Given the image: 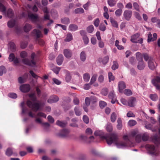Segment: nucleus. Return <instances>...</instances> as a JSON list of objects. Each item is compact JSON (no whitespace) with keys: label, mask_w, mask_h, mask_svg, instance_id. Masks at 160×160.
<instances>
[{"label":"nucleus","mask_w":160,"mask_h":160,"mask_svg":"<svg viewBox=\"0 0 160 160\" xmlns=\"http://www.w3.org/2000/svg\"><path fill=\"white\" fill-rule=\"evenodd\" d=\"M108 4L110 7H113L115 6L116 4L115 0H108Z\"/></svg>","instance_id":"39"},{"label":"nucleus","mask_w":160,"mask_h":160,"mask_svg":"<svg viewBox=\"0 0 160 160\" xmlns=\"http://www.w3.org/2000/svg\"><path fill=\"white\" fill-rule=\"evenodd\" d=\"M28 17L29 19L33 22H35L38 20L39 18L38 15L34 14L29 11H28Z\"/></svg>","instance_id":"10"},{"label":"nucleus","mask_w":160,"mask_h":160,"mask_svg":"<svg viewBox=\"0 0 160 160\" xmlns=\"http://www.w3.org/2000/svg\"><path fill=\"white\" fill-rule=\"evenodd\" d=\"M72 39V36L71 34L69 33L67 35L65 41L66 42H69Z\"/></svg>","instance_id":"36"},{"label":"nucleus","mask_w":160,"mask_h":160,"mask_svg":"<svg viewBox=\"0 0 160 160\" xmlns=\"http://www.w3.org/2000/svg\"><path fill=\"white\" fill-rule=\"evenodd\" d=\"M24 105V102H22L21 103V106L22 107V113L23 114L28 113L29 116L32 118H36L35 121L36 122L47 127L49 126V124L47 122L43 123L41 119L39 118V117H43L46 118V115L45 114L40 112L37 115H36L34 113H33L31 111H29L28 109L27 108L25 107Z\"/></svg>","instance_id":"2"},{"label":"nucleus","mask_w":160,"mask_h":160,"mask_svg":"<svg viewBox=\"0 0 160 160\" xmlns=\"http://www.w3.org/2000/svg\"><path fill=\"white\" fill-rule=\"evenodd\" d=\"M84 12V10L82 8H78L75 10V13L76 14L82 13Z\"/></svg>","instance_id":"41"},{"label":"nucleus","mask_w":160,"mask_h":160,"mask_svg":"<svg viewBox=\"0 0 160 160\" xmlns=\"http://www.w3.org/2000/svg\"><path fill=\"white\" fill-rule=\"evenodd\" d=\"M76 115L77 116H80L81 114V111L79 107H76L74 109Z\"/></svg>","instance_id":"38"},{"label":"nucleus","mask_w":160,"mask_h":160,"mask_svg":"<svg viewBox=\"0 0 160 160\" xmlns=\"http://www.w3.org/2000/svg\"><path fill=\"white\" fill-rule=\"evenodd\" d=\"M64 54L67 58H69L72 55V52L69 49H65L64 51Z\"/></svg>","instance_id":"20"},{"label":"nucleus","mask_w":160,"mask_h":160,"mask_svg":"<svg viewBox=\"0 0 160 160\" xmlns=\"http://www.w3.org/2000/svg\"><path fill=\"white\" fill-rule=\"evenodd\" d=\"M122 12V9H117L115 12V14L116 16H120L121 15Z\"/></svg>","instance_id":"54"},{"label":"nucleus","mask_w":160,"mask_h":160,"mask_svg":"<svg viewBox=\"0 0 160 160\" xmlns=\"http://www.w3.org/2000/svg\"><path fill=\"white\" fill-rule=\"evenodd\" d=\"M134 15L136 18L138 20H140L142 19L141 17L138 12H135L134 13Z\"/></svg>","instance_id":"63"},{"label":"nucleus","mask_w":160,"mask_h":160,"mask_svg":"<svg viewBox=\"0 0 160 160\" xmlns=\"http://www.w3.org/2000/svg\"><path fill=\"white\" fill-rule=\"evenodd\" d=\"M10 49L12 51H14L15 50L16 46L15 44L12 42H10L9 43Z\"/></svg>","instance_id":"34"},{"label":"nucleus","mask_w":160,"mask_h":160,"mask_svg":"<svg viewBox=\"0 0 160 160\" xmlns=\"http://www.w3.org/2000/svg\"><path fill=\"white\" fill-rule=\"evenodd\" d=\"M118 124L117 127L118 129L121 130L122 128V121L121 118H119L117 120Z\"/></svg>","instance_id":"26"},{"label":"nucleus","mask_w":160,"mask_h":160,"mask_svg":"<svg viewBox=\"0 0 160 160\" xmlns=\"http://www.w3.org/2000/svg\"><path fill=\"white\" fill-rule=\"evenodd\" d=\"M36 55L34 53H32L31 55V60H29L28 58H23L22 60V62L24 64L31 66L35 65L36 62L35 59Z\"/></svg>","instance_id":"5"},{"label":"nucleus","mask_w":160,"mask_h":160,"mask_svg":"<svg viewBox=\"0 0 160 160\" xmlns=\"http://www.w3.org/2000/svg\"><path fill=\"white\" fill-rule=\"evenodd\" d=\"M59 100L58 97L55 95L51 96L48 99L47 102L48 103H51L58 102Z\"/></svg>","instance_id":"13"},{"label":"nucleus","mask_w":160,"mask_h":160,"mask_svg":"<svg viewBox=\"0 0 160 160\" xmlns=\"http://www.w3.org/2000/svg\"><path fill=\"white\" fill-rule=\"evenodd\" d=\"M56 123L57 125L61 127H65L67 124V123L65 122H61L59 121H57Z\"/></svg>","instance_id":"33"},{"label":"nucleus","mask_w":160,"mask_h":160,"mask_svg":"<svg viewBox=\"0 0 160 160\" xmlns=\"http://www.w3.org/2000/svg\"><path fill=\"white\" fill-rule=\"evenodd\" d=\"M134 8L136 10L139 11H140V6L137 2H134L133 4Z\"/></svg>","instance_id":"50"},{"label":"nucleus","mask_w":160,"mask_h":160,"mask_svg":"<svg viewBox=\"0 0 160 160\" xmlns=\"http://www.w3.org/2000/svg\"><path fill=\"white\" fill-rule=\"evenodd\" d=\"M107 105L106 102L103 101H100L99 102V106L101 108H103Z\"/></svg>","instance_id":"57"},{"label":"nucleus","mask_w":160,"mask_h":160,"mask_svg":"<svg viewBox=\"0 0 160 160\" xmlns=\"http://www.w3.org/2000/svg\"><path fill=\"white\" fill-rule=\"evenodd\" d=\"M92 132L91 129L88 128L86 130V133L87 135H90L92 133Z\"/></svg>","instance_id":"64"},{"label":"nucleus","mask_w":160,"mask_h":160,"mask_svg":"<svg viewBox=\"0 0 160 160\" xmlns=\"http://www.w3.org/2000/svg\"><path fill=\"white\" fill-rule=\"evenodd\" d=\"M110 20L112 26L114 27L117 28L118 27V24L117 22L112 18H110Z\"/></svg>","instance_id":"35"},{"label":"nucleus","mask_w":160,"mask_h":160,"mask_svg":"<svg viewBox=\"0 0 160 160\" xmlns=\"http://www.w3.org/2000/svg\"><path fill=\"white\" fill-rule=\"evenodd\" d=\"M150 97L152 100L154 101H156L158 99V95L156 94H151Z\"/></svg>","instance_id":"44"},{"label":"nucleus","mask_w":160,"mask_h":160,"mask_svg":"<svg viewBox=\"0 0 160 160\" xmlns=\"http://www.w3.org/2000/svg\"><path fill=\"white\" fill-rule=\"evenodd\" d=\"M8 96L10 98H17V95L14 93H10L8 95Z\"/></svg>","instance_id":"60"},{"label":"nucleus","mask_w":160,"mask_h":160,"mask_svg":"<svg viewBox=\"0 0 160 160\" xmlns=\"http://www.w3.org/2000/svg\"><path fill=\"white\" fill-rule=\"evenodd\" d=\"M145 67L144 64L143 63V62L142 61L139 62L138 66V68L139 70H142Z\"/></svg>","instance_id":"37"},{"label":"nucleus","mask_w":160,"mask_h":160,"mask_svg":"<svg viewBox=\"0 0 160 160\" xmlns=\"http://www.w3.org/2000/svg\"><path fill=\"white\" fill-rule=\"evenodd\" d=\"M116 115L115 113H112L111 116V120L112 122H114L116 120Z\"/></svg>","instance_id":"49"},{"label":"nucleus","mask_w":160,"mask_h":160,"mask_svg":"<svg viewBox=\"0 0 160 160\" xmlns=\"http://www.w3.org/2000/svg\"><path fill=\"white\" fill-rule=\"evenodd\" d=\"M86 58V55L85 52L84 51H82L80 55V58L82 61H84Z\"/></svg>","instance_id":"29"},{"label":"nucleus","mask_w":160,"mask_h":160,"mask_svg":"<svg viewBox=\"0 0 160 160\" xmlns=\"http://www.w3.org/2000/svg\"><path fill=\"white\" fill-rule=\"evenodd\" d=\"M108 60L109 57L108 56H106L103 58H99V61L100 62H102L103 64L105 65L108 62Z\"/></svg>","instance_id":"23"},{"label":"nucleus","mask_w":160,"mask_h":160,"mask_svg":"<svg viewBox=\"0 0 160 160\" xmlns=\"http://www.w3.org/2000/svg\"><path fill=\"white\" fill-rule=\"evenodd\" d=\"M140 34H135L131 37V41L133 43H142L143 42V39L139 37Z\"/></svg>","instance_id":"7"},{"label":"nucleus","mask_w":160,"mask_h":160,"mask_svg":"<svg viewBox=\"0 0 160 160\" xmlns=\"http://www.w3.org/2000/svg\"><path fill=\"white\" fill-rule=\"evenodd\" d=\"M123 15L126 20H129L132 15V12L128 10H125L124 12Z\"/></svg>","instance_id":"14"},{"label":"nucleus","mask_w":160,"mask_h":160,"mask_svg":"<svg viewBox=\"0 0 160 160\" xmlns=\"http://www.w3.org/2000/svg\"><path fill=\"white\" fill-rule=\"evenodd\" d=\"M142 139L144 141H147L149 138V136L148 133L145 132L142 135Z\"/></svg>","instance_id":"31"},{"label":"nucleus","mask_w":160,"mask_h":160,"mask_svg":"<svg viewBox=\"0 0 160 160\" xmlns=\"http://www.w3.org/2000/svg\"><path fill=\"white\" fill-rule=\"evenodd\" d=\"M30 98L27 102V106L32 109V110L34 112L37 111L40 108L41 103L40 102L37 100L35 93H32L29 94Z\"/></svg>","instance_id":"3"},{"label":"nucleus","mask_w":160,"mask_h":160,"mask_svg":"<svg viewBox=\"0 0 160 160\" xmlns=\"http://www.w3.org/2000/svg\"><path fill=\"white\" fill-rule=\"evenodd\" d=\"M108 92V90L106 88H103L102 91L101 93L104 96H106L107 95Z\"/></svg>","instance_id":"55"},{"label":"nucleus","mask_w":160,"mask_h":160,"mask_svg":"<svg viewBox=\"0 0 160 160\" xmlns=\"http://www.w3.org/2000/svg\"><path fill=\"white\" fill-rule=\"evenodd\" d=\"M68 132L69 131L68 129H63L59 135L62 137H65L68 134Z\"/></svg>","instance_id":"25"},{"label":"nucleus","mask_w":160,"mask_h":160,"mask_svg":"<svg viewBox=\"0 0 160 160\" xmlns=\"http://www.w3.org/2000/svg\"><path fill=\"white\" fill-rule=\"evenodd\" d=\"M83 40L85 44H87L89 42V39L86 36L83 37Z\"/></svg>","instance_id":"56"},{"label":"nucleus","mask_w":160,"mask_h":160,"mask_svg":"<svg viewBox=\"0 0 160 160\" xmlns=\"http://www.w3.org/2000/svg\"><path fill=\"white\" fill-rule=\"evenodd\" d=\"M124 94L127 96L131 95L132 94V91L129 89H125L123 91Z\"/></svg>","instance_id":"47"},{"label":"nucleus","mask_w":160,"mask_h":160,"mask_svg":"<svg viewBox=\"0 0 160 160\" xmlns=\"http://www.w3.org/2000/svg\"><path fill=\"white\" fill-rule=\"evenodd\" d=\"M106 29L105 26L103 24L101 23L99 26V29L100 30L102 31H105Z\"/></svg>","instance_id":"61"},{"label":"nucleus","mask_w":160,"mask_h":160,"mask_svg":"<svg viewBox=\"0 0 160 160\" xmlns=\"http://www.w3.org/2000/svg\"><path fill=\"white\" fill-rule=\"evenodd\" d=\"M63 60V55H59L57 58V64L59 65H61Z\"/></svg>","instance_id":"24"},{"label":"nucleus","mask_w":160,"mask_h":160,"mask_svg":"<svg viewBox=\"0 0 160 160\" xmlns=\"http://www.w3.org/2000/svg\"><path fill=\"white\" fill-rule=\"evenodd\" d=\"M145 148L151 154L155 155H157L159 154L158 149L155 148L153 145L147 144L145 146Z\"/></svg>","instance_id":"6"},{"label":"nucleus","mask_w":160,"mask_h":160,"mask_svg":"<svg viewBox=\"0 0 160 160\" xmlns=\"http://www.w3.org/2000/svg\"><path fill=\"white\" fill-rule=\"evenodd\" d=\"M107 130L108 132H111L112 130V126L110 123L108 124L106 127Z\"/></svg>","instance_id":"51"},{"label":"nucleus","mask_w":160,"mask_h":160,"mask_svg":"<svg viewBox=\"0 0 160 160\" xmlns=\"http://www.w3.org/2000/svg\"><path fill=\"white\" fill-rule=\"evenodd\" d=\"M108 77L109 82L113 81L115 79L114 76L112 75V73L109 72L108 73Z\"/></svg>","instance_id":"42"},{"label":"nucleus","mask_w":160,"mask_h":160,"mask_svg":"<svg viewBox=\"0 0 160 160\" xmlns=\"http://www.w3.org/2000/svg\"><path fill=\"white\" fill-rule=\"evenodd\" d=\"M118 63L116 62H113V64L112 65V68L113 70H115L118 68Z\"/></svg>","instance_id":"62"},{"label":"nucleus","mask_w":160,"mask_h":160,"mask_svg":"<svg viewBox=\"0 0 160 160\" xmlns=\"http://www.w3.org/2000/svg\"><path fill=\"white\" fill-rule=\"evenodd\" d=\"M152 83L157 89L160 90V77L158 76L155 77L152 80Z\"/></svg>","instance_id":"9"},{"label":"nucleus","mask_w":160,"mask_h":160,"mask_svg":"<svg viewBox=\"0 0 160 160\" xmlns=\"http://www.w3.org/2000/svg\"><path fill=\"white\" fill-rule=\"evenodd\" d=\"M96 136H99L102 139H105L108 144L111 145L112 143H114L118 148H123L126 147H132L133 146L131 143L129 137L126 135L123 136V139L126 142L118 140L117 136L116 134H112L104 135L103 132L101 131H96L94 132Z\"/></svg>","instance_id":"1"},{"label":"nucleus","mask_w":160,"mask_h":160,"mask_svg":"<svg viewBox=\"0 0 160 160\" xmlns=\"http://www.w3.org/2000/svg\"><path fill=\"white\" fill-rule=\"evenodd\" d=\"M61 21L62 23L64 24H68L70 22L69 19L68 18H64L62 19Z\"/></svg>","instance_id":"46"},{"label":"nucleus","mask_w":160,"mask_h":160,"mask_svg":"<svg viewBox=\"0 0 160 160\" xmlns=\"http://www.w3.org/2000/svg\"><path fill=\"white\" fill-rule=\"evenodd\" d=\"M16 23V21L14 20H10L8 23V25L9 27L12 28L13 27Z\"/></svg>","instance_id":"30"},{"label":"nucleus","mask_w":160,"mask_h":160,"mask_svg":"<svg viewBox=\"0 0 160 160\" xmlns=\"http://www.w3.org/2000/svg\"><path fill=\"white\" fill-rule=\"evenodd\" d=\"M6 155L8 156H10L12 154V150L11 148H9L7 149L6 152Z\"/></svg>","instance_id":"45"},{"label":"nucleus","mask_w":160,"mask_h":160,"mask_svg":"<svg viewBox=\"0 0 160 160\" xmlns=\"http://www.w3.org/2000/svg\"><path fill=\"white\" fill-rule=\"evenodd\" d=\"M136 102V98L134 97H131L128 100V106L131 107H134L135 105Z\"/></svg>","instance_id":"17"},{"label":"nucleus","mask_w":160,"mask_h":160,"mask_svg":"<svg viewBox=\"0 0 160 160\" xmlns=\"http://www.w3.org/2000/svg\"><path fill=\"white\" fill-rule=\"evenodd\" d=\"M8 59L10 62L13 61L14 64H17L19 62L18 59L17 58H15V55L13 53L10 54Z\"/></svg>","instance_id":"12"},{"label":"nucleus","mask_w":160,"mask_h":160,"mask_svg":"<svg viewBox=\"0 0 160 160\" xmlns=\"http://www.w3.org/2000/svg\"><path fill=\"white\" fill-rule=\"evenodd\" d=\"M152 140L155 144L157 145L160 144V136H155L153 137Z\"/></svg>","instance_id":"22"},{"label":"nucleus","mask_w":160,"mask_h":160,"mask_svg":"<svg viewBox=\"0 0 160 160\" xmlns=\"http://www.w3.org/2000/svg\"><path fill=\"white\" fill-rule=\"evenodd\" d=\"M108 97L109 98L112 99L111 102L112 103H114L116 101V96L114 94V92L112 91L110 92Z\"/></svg>","instance_id":"16"},{"label":"nucleus","mask_w":160,"mask_h":160,"mask_svg":"<svg viewBox=\"0 0 160 160\" xmlns=\"http://www.w3.org/2000/svg\"><path fill=\"white\" fill-rule=\"evenodd\" d=\"M60 70V68L55 67L53 68V70L54 73H55L56 74H58Z\"/></svg>","instance_id":"58"},{"label":"nucleus","mask_w":160,"mask_h":160,"mask_svg":"<svg viewBox=\"0 0 160 160\" xmlns=\"http://www.w3.org/2000/svg\"><path fill=\"white\" fill-rule=\"evenodd\" d=\"M83 78L85 81L88 82L90 79V76L88 73H85L83 75Z\"/></svg>","instance_id":"40"},{"label":"nucleus","mask_w":160,"mask_h":160,"mask_svg":"<svg viewBox=\"0 0 160 160\" xmlns=\"http://www.w3.org/2000/svg\"><path fill=\"white\" fill-rule=\"evenodd\" d=\"M97 75L96 74H94L92 77L90 82V84H92L96 81Z\"/></svg>","instance_id":"48"},{"label":"nucleus","mask_w":160,"mask_h":160,"mask_svg":"<svg viewBox=\"0 0 160 160\" xmlns=\"http://www.w3.org/2000/svg\"><path fill=\"white\" fill-rule=\"evenodd\" d=\"M30 89V85L29 84H24L20 87V90L22 92H26L29 91Z\"/></svg>","instance_id":"11"},{"label":"nucleus","mask_w":160,"mask_h":160,"mask_svg":"<svg viewBox=\"0 0 160 160\" xmlns=\"http://www.w3.org/2000/svg\"><path fill=\"white\" fill-rule=\"evenodd\" d=\"M32 28L31 25L28 24H26L24 27V30L26 32H29Z\"/></svg>","instance_id":"28"},{"label":"nucleus","mask_w":160,"mask_h":160,"mask_svg":"<svg viewBox=\"0 0 160 160\" xmlns=\"http://www.w3.org/2000/svg\"><path fill=\"white\" fill-rule=\"evenodd\" d=\"M0 11L2 12L3 15L9 18H12L14 16L13 10L9 8L6 11L5 7L1 3H0Z\"/></svg>","instance_id":"4"},{"label":"nucleus","mask_w":160,"mask_h":160,"mask_svg":"<svg viewBox=\"0 0 160 160\" xmlns=\"http://www.w3.org/2000/svg\"><path fill=\"white\" fill-rule=\"evenodd\" d=\"M136 57L137 59L139 62L142 61V56L141 53L139 52H137L136 53Z\"/></svg>","instance_id":"32"},{"label":"nucleus","mask_w":160,"mask_h":160,"mask_svg":"<svg viewBox=\"0 0 160 160\" xmlns=\"http://www.w3.org/2000/svg\"><path fill=\"white\" fill-rule=\"evenodd\" d=\"M94 30V28L92 25L89 26L87 28V31L89 33H92Z\"/></svg>","instance_id":"43"},{"label":"nucleus","mask_w":160,"mask_h":160,"mask_svg":"<svg viewBox=\"0 0 160 160\" xmlns=\"http://www.w3.org/2000/svg\"><path fill=\"white\" fill-rule=\"evenodd\" d=\"M28 56L27 52L25 51L22 52L20 53V56L22 58H25L26 57Z\"/></svg>","instance_id":"59"},{"label":"nucleus","mask_w":160,"mask_h":160,"mask_svg":"<svg viewBox=\"0 0 160 160\" xmlns=\"http://www.w3.org/2000/svg\"><path fill=\"white\" fill-rule=\"evenodd\" d=\"M118 86L119 92L122 93L123 90L126 87L125 82L123 81L120 82L118 83Z\"/></svg>","instance_id":"15"},{"label":"nucleus","mask_w":160,"mask_h":160,"mask_svg":"<svg viewBox=\"0 0 160 160\" xmlns=\"http://www.w3.org/2000/svg\"><path fill=\"white\" fill-rule=\"evenodd\" d=\"M32 33L34 36L36 37L37 39L38 38L42 36V35L41 32L40 30L37 29H34L33 30Z\"/></svg>","instance_id":"18"},{"label":"nucleus","mask_w":160,"mask_h":160,"mask_svg":"<svg viewBox=\"0 0 160 160\" xmlns=\"http://www.w3.org/2000/svg\"><path fill=\"white\" fill-rule=\"evenodd\" d=\"M148 64V67L150 69L153 70L155 68V66L153 60L152 59L150 58L149 59Z\"/></svg>","instance_id":"19"},{"label":"nucleus","mask_w":160,"mask_h":160,"mask_svg":"<svg viewBox=\"0 0 160 160\" xmlns=\"http://www.w3.org/2000/svg\"><path fill=\"white\" fill-rule=\"evenodd\" d=\"M43 11L44 13V18L45 19H49V11L47 7H45L43 9Z\"/></svg>","instance_id":"21"},{"label":"nucleus","mask_w":160,"mask_h":160,"mask_svg":"<svg viewBox=\"0 0 160 160\" xmlns=\"http://www.w3.org/2000/svg\"><path fill=\"white\" fill-rule=\"evenodd\" d=\"M138 131L137 130H134L131 132L130 136L132 138L134 137L135 136V140L137 142H140L142 140V135L141 134H137Z\"/></svg>","instance_id":"8"},{"label":"nucleus","mask_w":160,"mask_h":160,"mask_svg":"<svg viewBox=\"0 0 160 160\" xmlns=\"http://www.w3.org/2000/svg\"><path fill=\"white\" fill-rule=\"evenodd\" d=\"M137 123L136 121L134 120H130L128 122V124L130 126H133Z\"/></svg>","instance_id":"53"},{"label":"nucleus","mask_w":160,"mask_h":160,"mask_svg":"<svg viewBox=\"0 0 160 160\" xmlns=\"http://www.w3.org/2000/svg\"><path fill=\"white\" fill-rule=\"evenodd\" d=\"M78 29V27L76 25L74 24H71L69 28V30L71 31H75Z\"/></svg>","instance_id":"27"},{"label":"nucleus","mask_w":160,"mask_h":160,"mask_svg":"<svg viewBox=\"0 0 160 160\" xmlns=\"http://www.w3.org/2000/svg\"><path fill=\"white\" fill-rule=\"evenodd\" d=\"M6 68L4 66L0 67V76L2 75L3 73L6 72Z\"/></svg>","instance_id":"52"}]
</instances>
